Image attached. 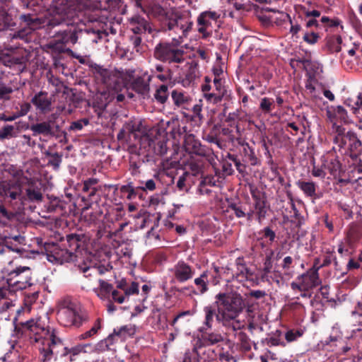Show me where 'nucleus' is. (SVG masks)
Listing matches in <instances>:
<instances>
[{
	"label": "nucleus",
	"mask_w": 362,
	"mask_h": 362,
	"mask_svg": "<svg viewBox=\"0 0 362 362\" xmlns=\"http://www.w3.org/2000/svg\"><path fill=\"white\" fill-rule=\"evenodd\" d=\"M148 129L144 125L141 119H132L126 122L117 134L119 141L125 142L129 145L140 144L146 148L154 144L147 133Z\"/></svg>",
	"instance_id": "nucleus-4"
},
{
	"label": "nucleus",
	"mask_w": 362,
	"mask_h": 362,
	"mask_svg": "<svg viewBox=\"0 0 362 362\" xmlns=\"http://www.w3.org/2000/svg\"><path fill=\"white\" fill-rule=\"evenodd\" d=\"M135 332L136 327L134 325H124L121 327L118 330L115 329L113 333L108 336L105 341L108 344V343H112V340L116 337H120L122 339H125L128 336H132L134 334Z\"/></svg>",
	"instance_id": "nucleus-20"
},
{
	"label": "nucleus",
	"mask_w": 362,
	"mask_h": 362,
	"mask_svg": "<svg viewBox=\"0 0 362 362\" xmlns=\"http://www.w3.org/2000/svg\"><path fill=\"white\" fill-rule=\"evenodd\" d=\"M208 274L206 272H203L199 277L194 279L198 293L204 294L208 291Z\"/></svg>",
	"instance_id": "nucleus-32"
},
{
	"label": "nucleus",
	"mask_w": 362,
	"mask_h": 362,
	"mask_svg": "<svg viewBox=\"0 0 362 362\" xmlns=\"http://www.w3.org/2000/svg\"><path fill=\"white\" fill-rule=\"evenodd\" d=\"M173 279L179 283H184L191 279L194 274V269L183 261H179L170 269Z\"/></svg>",
	"instance_id": "nucleus-10"
},
{
	"label": "nucleus",
	"mask_w": 362,
	"mask_h": 362,
	"mask_svg": "<svg viewBox=\"0 0 362 362\" xmlns=\"http://www.w3.org/2000/svg\"><path fill=\"white\" fill-rule=\"evenodd\" d=\"M85 236L83 234L71 233L66 235L68 250L72 252V255L78 259L81 254V248L83 246Z\"/></svg>",
	"instance_id": "nucleus-13"
},
{
	"label": "nucleus",
	"mask_w": 362,
	"mask_h": 362,
	"mask_svg": "<svg viewBox=\"0 0 362 362\" xmlns=\"http://www.w3.org/2000/svg\"><path fill=\"white\" fill-rule=\"evenodd\" d=\"M289 23L291 24L290 33L293 35H296L301 30V26L297 22L295 23L291 19Z\"/></svg>",
	"instance_id": "nucleus-61"
},
{
	"label": "nucleus",
	"mask_w": 362,
	"mask_h": 362,
	"mask_svg": "<svg viewBox=\"0 0 362 362\" xmlns=\"http://www.w3.org/2000/svg\"><path fill=\"white\" fill-rule=\"evenodd\" d=\"M100 328H101L100 320L98 319L95 321V322L94 325L93 326V327L90 330H88V331L86 332L85 333L81 334L78 337V338L80 339H86L92 337H93L94 335H95L98 333V330L100 329Z\"/></svg>",
	"instance_id": "nucleus-39"
},
{
	"label": "nucleus",
	"mask_w": 362,
	"mask_h": 362,
	"mask_svg": "<svg viewBox=\"0 0 362 362\" xmlns=\"http://www.w3.org/2000/svg\"><path fill=\"white\" fill-rule=\"evenodd\" d=\"M296 184L305 196L311 198L316 197L317 185L314 182L298 180Z\"/></svg>",
	"instance_id": "nucleus-24"
},
{
	"label": "nucleus",
	"mask_w": 362,
	"mask_h": 362,
	"mask_svg": "<svg viewBox=\"0 0 362 362\" xmlns=\"http://www.w3.org/2000/svg\"><path fill=\"white\" fill-rule=\"evenodd\" d=\"M326 172L322 167L319 168L314 166L312 170V175L315 177H320L322 179L325 178L326 176Z\"/></svg>",
	"instance_id": "nucleus-55"
},
{
	"label": "nucleus",
	"mask_w": 362,
	"mask_h": 362,
	"mask_svg": "<svg viewBox=\"0 0 362 362\" xmlns=\"http://www.w3.org/2000/svg\"><path fill=\"white\" fill-rule=\"evenodd\" d=\"M216 320L223 326L231 327L234 331L239 330L243 327L237 320L243 305V300L240 294L220 293L216 296Z\"/></svg>",
	"instance_id": "nucleus-3"
},
{
	"label": "nucleus",
	"mask_w": 362,
	"mask_h": 362,
	"mask_svg": "<svg viewBox=\"0 0 362 362\" xmlns=\"http://www.w3.org/2000/svg\"><path fill=\"white\" fill-rule=\"evenodd\" d=\"M213 90L215 91H217L218 93H223L224 95L225 93V89L224 86H223V83L221 80V78L216 76L213 80Z\"/></svg>",
	"instance_id": "nucleus-52"
},
{
	"label": "nucleus",
	"mask_w": 362,
	"mask_h": 362,
	"mask_svg": "<svg viewBox=\"0 0 362 362\" xmlns=\"http://www.w3.org/2000/svg\"><path fill=\"white\" fill-rule=\"evenodd\" d=\"M344 342L342 332L339 325L336 324L332 327L329 338L325 341V345H330L331 347L334 349L339 344H343Z\"/></svg>",
	"instance_id": "nucleus-19"
},
{
	"label": "nucleus",
	"mask_w": 362,
	"mask_h": 362,
	"mask_svg": "<svg viewBox=\"0 0 362 362\" xmlns=\"http://www.w3.org/2000/svg\"><path fill=\"white\" fill-rule=\"evenodd\" d=\"M274 107V100L273 99L268 98H262L259 104V108L264 113H269Z\"/></svg>",
	"instance_id": "nucleus-40"
},
{
	"label": "nucleus",
	"mask_w": 362,
	"mask_h": 362,
	"mask_svg": "<svg viewBox=\"0 0 362 362\" xmlns=\"http://www.w3.org/2000/svg\"><path fill=\"white\" fill-rule=\"evenodd\" d=\"M189 168L193 175H197L202 172V163L201 161H191L189 163Z\"/></svg>",
	"instance_id": "nucleus-49"
},
{
	"label": "nucleus",
	"mask_w": 362,
	"mask_h": 362,
	"mask_svg": "<svg viewBox=\"0 0 362 362\" xmlns=\"http://www.w3.org/2000/svg\"><path fill=\"white\" fill-rule=\"evenodd\" d=\"M16 136L15 127L13 125H5L0 129V140L9 139Z\"/></svg>",
	"instance_id": "nucleus-35"
},
{
	"label": "nucleus",
	"mask_w": 362,
	"mask_h": 362,
	"mask_svg": "<svg viewBox=\"0 0 362 362\" xmlns=\"http://www.w3.org/2000/svg\"><path fill=\"white\" fill-rule=\"evenodd\" d=\"M325 169L328 170L329 173L335 175L339 170V163L337 160L331 161L329 164L323 165Z\"/></svg>",
	"instance_id": "nucleus-51"
},
{
	"label": "nucleus",
	"mask_w": 362,
	"mask_h": 362,
	"mask_svg": "<svg viewBox=\"0 0 362 362\" xmlns=\"http://www.w3.org/2000/svg\"><path fill=\"white\" fill-rule=\"evenodd\" d=\"M229 207L238 218H243L246 216L245 209L240 204H232L229 206Z\"/></svg>",
	"instance_id": "nucleus-50"
},
{
	"label": "nucleus",
	"mask_w": 362,
	"mask_h": 362,
	"mask_svg": "<svg viewBox=\"0 0 362 362\" xmlns=\"http://www.w3.org/2000/svg\"><path fill=\"white\" fill-rule=\"evenodd\" d=\"M79 267H80V269L84 273L86 274L87 272L88 271H91L92 273H98V274H104L105 271H107V268H105V267H92V266H86V264H84V266H80L79 265Z\"/></svg>",
	"instance_id": "nucleus-45"
},
{
	"label": "nucleus",
	"mask_w": 362,
	"mask_h": 362,
	"mask_svg": "<svg viewBox=\"0 0 362 362\" xmlns=\"http://www.w3.org/2000/svg\"><path fill=\"white\" fill-rule=\"evenodd\" d=\"M13 91V88L4 84H0V99L8 100L9 95Z\"/></svg>",
	"instance_id": "nucleus-47"
},
{
	"label": "nucleus",
	"mask_w": 362,
	"mask_h": 362,
	"mask_svg": "<svg viewBox=\"0 0 362 362\" xmlns=\"http://www.w3.org/2000/svg\"><path fill=\"white\" fill-rule=\"evenodd\" d=\"M139 292V285L136 282H131L130 284H128V285L126 286L125 290L123 291L124 294H122L123 296H124V300L130 296L131 295L137 293Z\"/></svg>",
	"instance_id": "nucleus-42"
},
{
	"label": "nucleus",
	"mask_w": 362,
	"mask_h": 362,
	"mask_svg": "<svg viewBox=\"0 0 362 362\" xmlns=\"http://www.w3.org/2000/svg\"><path fill=\"white\" fill-rule=\"evenodd\" d=\"M154 98L157 102L163 104L168 98V87L165 84L160 86L156 90Z\"/></svg>",
	"instance_id": "nucleus-33"
},
{
	"label": "nucleus",
	"mask_w": 362,
	"mask_h": 362,
	"mask_svg": "<svg viewBox=\"0 0 362 362\" xmlns=\"http://www.w3.org/2000/svg\"><path fill=\"white\" fill-rule=\"evenodd\" d=\"M96 71L103 77L101 80L103 83L107 86L109 93L103 92L97 95V107L100 110H104L107 106L110 101L114 98V94L122 90L124 86V78H122L121 73L118 71L110 72L102 67L95 66Z\"/></svg>",
	"instance_id": "nucleus-5"
},
{
	"label": "nucleus",
	"mask_w": 362,
	"mask_h": 362,
	"mask_svg": "<svg viewBox=\"0 0 362 362\" xmlns=\"http://www.w3.org/2000/svg\"><path fill=\"white\" fill-rule=\"evenodd\" d=\"M204 98L209 103L216 104L221 101L223 95V93H218L213 90L210 92H206L203 95Z\"/></svg>",
	"instance_id": "nucleus-36"
},
{
	"label": "nucleus",
	"mask_w": 362,
	"mask_h": 362,
	"mask_svg": "<svg viewBox=\"0 0 362 362\" xmlns=\"http://www.w3.org/2000/svg\"><path fill=\"white\" fill-rule=\"evenodd\" d=\"M29 186L26 189V196L30 202H40L42 199V194L40 188L35 187L33 182H29Z\"/></svg>",
	"instance_id": "nucleus-28"
},
{
	"label": "nucleus",
	"mask_w": 362,
	"mask_h": 362,
	"mask_svg": "<svg viewBox=\"0 0 362 362\" xmlns=\"http://www.w3.org/2000/svg\"><path fill=\"white\" fill-rule=\"evenodd\" d=\"M303 335V332L298 329H290L285 334V339L288 342H292L297 340Z\"/></svg>",
	"instance_id": "nucleus-43"
},
{
	"label": "nucleus",
	"mask_w": 362,
	"mask_h": 362,
	"mask_svg": "<svg viewBox=\"0 0 362 362\" xmlns=\"http://www.w3.org/2000/svg\"><path fill=\"white\" fill-rule=\"evenodd\" d=\"M21 18L27 23V25H32L33 24H34L35 22L40 21L39 18H33L31 15L30 14H28V15H22L21 16Z\"/></svg>",
	"instance_id": "nucleus-63"
},
{
	"label": "nucleus",
	"mask_w": 362,
	"mask_h": 362,
	"mask_svg": "<svg viewBox=\"0 0 362 362\" xmlns=\"http://www.w3.org/2000/svg\"><path fill=\"white\" fill-rule=\"evenodd\" d=\"M98 283L99 287L94 288V291L100 298L106 299L112 293V298L115 302L118 303L124 302V296L119 295L118 291L113 290L112 284L103 279H99Z\"/></svg>",
	"instance_id": "nucleus-11"
},
{
	"label": "nucleus",
	"mask_w": 362,
	"mask_h": 362,
	"mask_svg": "<svg viewBox=\"0 0 362 362\" xmlns=\"http://www.w3.org/2000/svg\"><path fill=\"white\" fill-rule=\"evenodd\" d=\"M349 132L347 133L346 135L339 134L337 136H335L334 142L336 145H337L339 150L346 146V144L349 139Z\"/></svg>",
	"instance_id": "nucleus-41"
},
{
	"label": "nucleus",
	"mask_w": 362,
	"mask_h": 362,
	"mask_svg": "<svg viewBox=\"0 0 362 362\" xmlns=\"http://www.w3.org/2000/svg\"><path fill=\"white\" fill-rule=\"evenodd\" d=\"M5 195L10 197L12 200L23 199L22 195V187L19 181L11 182L8 184V187L5 189Z\"/></svg>",
	"instance_id": "nucleus-23"
},
{
	"label": "nucleus",
	"mask_w": 362,
	"mask_h": 362,
	"mask_svg": "<svg viewBox=\"0 0 362 362\" xmlns=\"http://www.w3.org/2000/svg\"><path fill=\"white\" fill-rule=\"evenodd\" d=\"M23 328L28 332L30 343L39 350L41 362H50L54 355L65 357L72 362L80 354L94 351L90 344H78L70 349L66 347L56 331L47 327L40 318L25 322Z\"/></svg>",
	"instance_id": "nucleus-2"
},
{
	"label": "nucleus",
	"mask_w": 362,
	"mask_h": 362,
	"mask_svg": "<svg viewBox=\"0 0 362 362\" xmlns=\"http://www.w3.org/2000/svg\"><path fill=\"white\" fill-rule=\"evenodd\" d=\"M13 216V213L8 212L4 206H0V226H6Z\"/></svg>",
	"instance_id": "nucleus-38"
},
{
	"label": "nucleus",
	"mask_w": 362,
	"mask_h": 362,
	"mask_svg": "<svg viewBox=\"0 0 362 362\" xmlns=\"http://www.w3.org/2000/svg\"><path fill=\"white\" fill-rule=\"evenodd\" d=\"M159 18L171 31L170 35L175 34L172 42L158 45L154 50V56L156 59L168 62L184 64L182 69H188L189 73L186 74L185 78H194V69L197 64L192 60L186 59V54L184 50L180 47L192 28L193 23L188 18L183 17L179 13L174 12L173 9L165 10L161 7L156 8Z\"/></svg>",
	"instance_id": "nucleus-1"
},
{
	"label": "nucleus",
	"mask_w": 362,
	"mask_h": 362,
	"mask_svg": "<svg viewBox=\"0 0 362 362\" xmlns=\"http://www.w3.org/2000/svg\"><path fill=\"white\" fill-rule=\"evenodd\" d=\"M61 35L62 36L61 40L62 44H75L78 40L77 31L76 29L71 30L70 28L64 30L61 33Z\"/></svg>",
	"instance_id": "nucleus-31"
},
{
	"label": "nucleus",
	"mask_w": 362,
	"mask_h": 362,
	"mask_svg": "<svg viewBox=\"0 0 362 362\" xmlns=\"http://www.w3.org/2000/svg\"><path fill=\"white\" fill-rule=\"evenodd\" d=\"M255 206L258 215V218L260 221L262 218L265 216L267 212L264 202L260 199H256Z\"/></svg>",
	"instance_id": "nucleus-44"
},
{
	"label": "nucleus",
	"mask_w": 362,
	"mask_h": 362,
	"mask_svg": "<svg viewBox=\"0 0 362 362\" xmlns=\"http://www.w3.org/2000/svg\"><path fill=\"white\" fill-rule=\"evenodd\" d=\"M30 130L33 135L43 134L45 136L52 135V127L50 122H43L31 125Z\"/></svg>",
	"instance_id": "nucleus-25"
},
{
	"label": "nucleus",
	"mask_w": 362,
	"mask_h": 362,
	"mask_svg": "<svg viewBox=\"0 0 362 362\" xmlns=\"http://www.w3.org/2000/svg\"><path fill=\"white\" fill-rule=\"evenodd\" d=\"M205 327L200 328L202 332L201 343L203 346H211L218 344L223 340L221 334L217 332H207Z\"/></svg>",
	"instance_id": "nucleus-18"
},
{
	"label": "nucleus",
	"mask_w": 362,
	"mask_h": 362,
	"mask_svg": "<svg viewBox=\"0 0 362 362\" xmlns=\"http://www.w3.org/2000/svg\"><path fill=\"white\" fill-rule=\"evenodd\" d=\"M211 80L209 77H205V83L202 85V90L203 92V95L206 92H210L213 90V86L211 84Z\"/></svg>",
	"instance_id": "nucleus-60"
},
{
	"label": "nucleus",
	"mask_w": 362,
	"mask_h": 362,
	"mask_svg": "<svg viewBox=\"0 0 362 362\" xmlns=\"http://www.w3.org/2000/svg\"><path fill=\"white\" fill-rule=\"evenodd\" d=\"M157 145L158 146V148L153 147V152L158 155H163L167 152L166 144L163 141H158Z\"/></svg>",
	"instance_id": "nucleus-56"
},
{
	"label": "nucleus",
	"mask_w": 362,
	"mask_h": 362,
	"mask_svg": "<svg viewBox=\"0 0 362 362\" xmlns=\"http://www.w3.org/2000/svg\"><path fill=\"white\" fill-rule=\"evenodd\" d=\"M76 16L77 11L75 7L71 5H61L48 13L44 23L51 28L61 25L69 26L74 23Z\"/></svg>",
	"instance_id": "nucleus-7"
},
{
	"label": "nucleus",
	"mask_w": 362,
	"mask_h": 362,
	"mask_svg": "<svg viewBox=\"0 0 362 362\" xmlns=\"http://www.w3.org/2000/svg\"><path fill=\"white\" fill-rule=\"evenodd\" d=\"M47 259L53 264H59L78 260L67 248L62 249L58 247H54L52 251H47Z\"/></svg>",
	"instance_id": "nucleus-12"
},
{
	"label": "nucleus",
	"mask_w": 362,
	"mask_h": 362,
	"mask_svg": "<svg viewBox=\"0 0 362 362\" xmlns=\"http://www.w3.org/2000/svg\"><path fill=\"white\" fill-rule=\"evenodd\" d=\"M216 309V307L213 305H207L204 308V313L205 315L204 325L206 328L211 327L214 318L215 316L216 317L217 315Z\"/></svg>",
	"instance_id": "nucleus-30"
},
{
	"label": "nucleus",
	"mask_w": 362,
	"mask_h": 362,
	"mask_svg": "<svg viewBox=\"0 0 362 362\" xmlns=\"http://www.w3.org/2000/svg\"><path fill=\"white\" fill-rule=\"evenodd\" d=\"M200 184L213 187L216 186V180L213 176H206L204 177L202 180L201 181Z\"/></svg>",
	"instance_id": "nucleus-58"
},
{
	"label": "nucleus",
	"mask_w": 362,
	"mask_h": 362,
	"mask_svg": "<svg viewBox=\"0 0 362 362\" xmlns=\"http://www.w3.org/2000/svg\"><path fill=\"white\" fill-rule=\"evenodd\" d=\"M144 191H153L156 189V182L153 180L150 179L144 182V186L141 187Z\"/></svg>",
	"instance_id": "nucleus-57"
},
{
	"label": "nucleus",
	"mask_w": 362,
	"mask_h": 362,
	"mask_svg": "<svg viewBox=\"0 0 362 362\" xmlns=\"http://www.w3.org/2000/svg\"><path fill=\"white\" fill-rule=\"evenodd\" d=\"M31 103L40 112L46 113L51 110L52 100L47 92L40 91L31 99Z\"/></svg>",
	"instance_id": "nucleus-14"
},
{
	"label": "nucleus",
	"mask_w": 362,
	"mask_h": 362,
	"mask_svg": "<svg viewBox=\"0 0 362 362\" xmlns=\"http://www.w3.org/2000/svg\"><path fill=\"white\" fill-rule=\"evenodd\" d=\"M26 272L30 273V268L28 267H16L11 273V275H14L15 276H18L21 274Z\"/></svg>",
	"instance_id": "nucleus-62"
},
{
	"label": "nucleus",
	"mask_w": 362,
	"mask_h": 362,
	"mask_svg": "<svg viewBox=\"0 0 362 362\" xmlns=\"http://www.w3.org/2000/svg\"><path fill=\"white\" fill-rule=\"evenodd\" d=\"M62 160V155L58 153H54L52 155V158L49 159L48 163L51 165L54 169L57 170Z\"/></svg>",
	"instance_id": "nucleus-46"
},
{
	"label": "nucleus",
	"mask_w": 362,
	"mask_h": 362,
	"mask_svg": "<svg viewBox=\"0 0 362 362\" xmlns=\"http://www.w3.org/2000/svg\"><path fill=\"white\" fill-rule=\"evenodd\" d=\"M148 81H146L144 78H136L133 83L134 89L139 93L146 95L149 93L150 87Z\"/></svg>",
	"instance_id": "nucleus-29"
},
{
	"label": "nucleus",
	"mask_w": 362,
	"mask_h": 362,
	"mask_svg": "<svg viewBox=\"0 0 362 362\" xmlns=\"http://www.w3.org/2000/svg\"><path fill=\"white\" fill-rule=\"evenodd\" d=\"M220 360L221 362H236L233 356L230 355L228 353H223L220 355Z\"/></svg>",
	"instance_id": "nucleus-64"
},
{
	"label": "nucleus",
	"mask_w": 362,
	"mask_h": 362,
	"mask_svg": "<svg viewBox=\"0 0 362 362\" xmlns=\"http://www.w3.org/2000/svg\"><path fill=\"white\" fill-rule=\"evenodd\" d=\"M182 362H201V357L197 349L194 347L191 350H187L184 354Z\"/></svg>",
	"instance_id": "nucleus-34"
},
{
	"label": "nucleus",
	"mask_w": 362,
	"mask_h": 362,
	"mask_svg": "<svg viewBox=\"0 0 362 362\" xmlns=\"http://www.w3.org/2000/svg\"><path fill=\"white\" fill-rule=\"evenodd\" d=\"M184 148L189 154L205 155V150L200 141L192 134H187L185 136Z\"/></svg>",
	"instance_id": "nucleus-15"
},
{
	"label": "nucleus",
	"mask_w": 362,
	"mask_h": 362,
	"mask_svg": "<svg viewBox=\"0 0 362 362\" xmlns=\"http://www.w3.org/2000/svg\"><path fill=\"white\" fill-rule=\"evenodd\" d=\"M131 30L133 31L135 34H141L144 32L148 28V24L146 21L139 16H136L132 18L131 19Z\"/></svg>",
	"instance_id": "nucleus-26"
},
{
	"label": "nucleus",
	"mask_w": 362,
	"mask_h": 362,
	"mask_svg": "<svg viewBox=\"0 0 362 362\" xmlns=\"http://www.w3.org/2000/svg\"><path fill=\"white\" fill-rule=\"evenodd\" d=\"M351 347L344 343L343 344H339L337 347H335L332 350L336 351V353L338 354H344L349 351Z\"/></svg>",
	"instance_id": "nucleus-59"
},
{
	"label": "nucleus",
	"mask_w": 362,
	"mask_h": 362,
	"mask_svg": "<svg viewBox=\"0 0 362 362\" xmlns=\"http://www.w3.org/2000/svg\"><path fill=\"white\" fill-rule=\"evenodd\" d=\"M269 11L272 12V14L269 16L271 21L275 23L276 25H281L284 22H289L291 20L290 16L286 13L276 9H269Z\"/></svg>",
	"instance_id": "nucleus-27"
},
{
	"label": "nucleus",
	"mask_w": 362,
	"mask_h": 362,
	"mask_svg": "<svg viewBox=\"0 0 362 362\" xmlns=\"http://www.w3.org/2000/svg\"><path fill=\"white\" fill-rule=\"evenodd\" d=\"M221 17L218 11L207 10L199 14L197 18V31L204 38L212 35L214 26Z\"/></svg>",
	"instance_id": "nucleus-8"
},
{
	"label": "nucleus",
	"mask_w": 362,
	"mask_h": 362,
	"mask_svg": "<svg viewBox=\"0 0 362 362\" xmlns=\"http://www.w3.org/2000/svg\"><path fill=\"white\" fill-rule=\"evenodd\" d=\"M57 315L59 322L65 327H78L82 325L81 308L70 298H64L59 302Z\"/></svg>",
	"instance_id": "nucleus-6"
},
{
	"label": "nucleus",
	"mask_w": 362,
	"mask_h": 362,
	"mask_svg": "<svg viewBox=\"0 0 362 362\" xmlns=\"http://www.w3.org/2000/svg\"><path fill=\"white\" fill-rule=\"evenodd\" d=\"M27 59L23 55L10 56L4 60L6 66L10 67H17V71L22 72L26 66Z\"/></svg>",
	"instance_id": "nucleus-22"
},
{
	"label": "nucleus",
	"mask_w": 362,
	"mask_h": 362,
	"mask_svg": "<svg viewBox=\"0 0 362 362\" xmlns=\"http://www.w3.org/2000/svg\"><path fill=\"white\" fill-rule=\"evenodd\" d=\"M30 108L31 105L30 103H23L20 105V109L16 112V114L18 115V118L25 116L30 110Z\"/></svg>",
	"instance_id": "nucleus-53"
},
{
	"label": "nucleus",
	"mask_w": 362,
	"mask_h": 362,
	"mask_svg": "<svg viewBox=\"0 0 362 362\" xmlns=\"http://www.w3.org/2000/svg\"><path fill=\"white\" fill-rule=\"evenodd\" d=\"M156 80H158L161 82H166L170 80V74L169 71L163 73L152 72L151 74L148 77V81L152 82Z\"/></svg>",
	"instance_id": "nucleus-37"
},
{
	"label": "nucleus",
	"mask_w": 362,
	"mask_h": 362,
	"mask_svg": "<svg viewBox=\"0 0 362 362\" xmlns=\"http://www.w3.org/2000/svg\"><path fill=\"white\" fill-rule=\"evenodd\" d=\"M88 124V121L87 119L76 121L71 123L70 126L71 130L79 131L83 129V127Z\"/></svg>",
	"instance_id": "nucleus-54"
},
{
	"label": "nucleus",
	"mask_w": 362,
	"mask_h": 362,
	"mask_svg": "<svg viewBox=\"0 0 362 362\" xmlns=\"http://www.w3.org/2000/svg\"><path fill=\"white\" fill-rule=\"evenodd\" d=\"M319 39V35L315 32H307L303 35V40L310 45L315 44Z\"/></svg>",
	"instance_id": "nucleus-48"
},
{
	"label": "nucleus",
	"mask_w": 362,
	"mask_h": 362,
	"mask_svg": "<svg viewBox=\"0 0 362 362\" xmlns=\"http://www.w3.org/2000/svg\"><path fill=\"white\" fill-rule=\"evenodd\" d=\"M149 320L155 329L163 330L168 327L167 316L158 309L153 310Z\"/></svg>",
	"instance_id": "nucleus-17"
},
{
	"label": "nucleus",
	"mask_w": 362,
	"mask_h": 362,
	"mask_svg": "<svg viewBox=\"0 0 362 362\" xmlns=\"http://www.w3.org/2000/svg\"><path fill=\"white\" fill-rule=\"evenodd\" d=\"M346 146L351 152V157H359L358 170L362 172V151L361 149V143L354 133L349 134V139Z\"/></svg>",
	"instance_id": "nucleus-16"
},
{
	"label": "nucleus",
	"mask_w": 362,
	"mask_h": 362,
	"mask_svg": "<svg viewBox=\"0 0 362 362\" xmlns=\"http://www.w3.org/2000/svg\"><path fill=\"white\" fill-rule=\"evenodd\" d=\"M173 104L180 108H186L191 100L188 93L180 90H174L171 93Z\"/></svg>",
	"instance_id": "nucleus-21"
},
{
	"label": "nucleus",
	"mask_w": 362,
	"mask_h": 362,
	"mask_svg": "<svg viewBox=\"0 0 362 362\" xmlns=\"http://www.w3.org/2000/svg\"><path fill=\"white\" fill-rule=\"evenodd\" d=\"M320 283L317 270L311 269L306 273L302 274L296 281L291 284L293 290L300 291H308L313 287L317 286Z\"/></svg>",
	"instance_id": "nucleus-9"
}]
</instances>
